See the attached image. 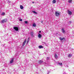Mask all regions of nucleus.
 Masks as SVG:
<instances>
[{"instance_id": "cd10ccee", "label": "nucleus", "mask_w": 74, "mask_h": 74, "mask_svg": "<svg viewBox=\"0 0 74 74\" xmlns=\"http://www.w3.org/2000/svg\"><path fill=\"white\" fill-rule=\"evenodd\" d=\"M69 22L70 23H71V21H69Z\"/></svg>"}, {"instance_id": "0eeeda50", "label": "nucleus", "mask_w": 74, "mask_h": 74, "mask_svg": "<svg viewBox=\"0 0 74 74\" xmlns=\"http://www.w3.org/2000/svg\"><path fill=\"white\" fill-rule=\"evenodd\" d=\"M34 34V32H31V35L32 37H34V34Z\"/></svg>"}, {"instance_id": "c756f323", "label": "nucleus", "mask_w": 74, "mask_h": 74, "mask_svg": "<svg viewBox=\"0 0 74 74\" xmlns=\"http://www.w3.org/2000/svg\"><path fill=\"white\" fill-rule=\"evenodd\" d=\"M32 3H34V2H32Z\"/></svg>"}, {"instance_id": "ddd939ff", "label": "nucleus", "mask_w": 74, "mask_h": 74, "mask_svg": "<svg viewBox=\"0 0 74 74\" xmlns=\"http://www.w3.org/2000/svg\"><path fill=\"white\" fill-rule=\"evenodd\" d=\"M33 13H34V14H37V12H36L35 11H32Z\"/></svg>"}, {"instance_id": "c85d7f7f", "label": "nucleus", "mask_w": 74, "mask_h": 74, "mask_svg": "<svg viewBox=\"0 0 74 74\" xmlns=\"http://www.w3.org/2000/svg\"><path fill=\"white\" fill-rule=\"evenodd\" d=\"M29 39H30V38H29L28 39V40H29Z\"/></svg>"}, {"instance_id": "393cba45", "label": "nucleus", "mask_w": 74, "mask_h": 74, "mask_svg": "<svg viewBox=\"0 0 74 74\" xmlns=\"http://www.w3.org/2000/svg\"><path fill=\"white\" fill-rule=\"evenodd\" d=\"M19 21H22V19H20Z\"/></svg>"}, {"instance_id": "a211bd4d", "label": "nucleus", "mask_w": 74, "mask_h": 74, "mask_svg": "<svg viewBox=\"0 0 74 74\" xmlns=\"http://www.w3.org/2000/svg\"><path fill=\"white\" fill-rule=\"evenodd\" d=\"M24 22H25L26 24H27V23H28V22H27V21H25Z\"/></svg>"}, {"instance_id": "4468645a", "label": "nucleus", "mask_w": 74, "mask_h": 74, "mask_svg": "<svg viewBox=\"0 0 74 74\" xmlns=\"http://www.w3.org/2000/svg\"><path fill=\"white\" fill-rule=\"evenodd\" d=\"M52 3H56V0H53V1Z\"/></svg>"}, {"instance_id": "f8f14e48", "label": "nucleus", "mask_w": 74, "mask_h": 74, "mask_svg": "<svg viewBox=\"0 0 74 74\" xmlns=\"http://www.w3.org/2000/svg\"><path fill=\"white\" fill-rule=\"evenodd\" d=\"M39 63L40 64H41V63H43V61L40 60L39 62Z\"/></svg>"}, {"instance_id": "7ed1b4c3", "label": "nucleus", "mask_w": 74, "mask_h": 74, "mask_svg": "<svg viewBox=\"0 0 74 74\" xmlns=\"http://www.w3.org/2000/svg\"><path fill=\"white\" fill-rule=\"evenodd\" d=\"M7 21V19L3 20L2 21V23H5V22H6Z\"/></svg>"}, {"instance_id": "b1692460", "label": "nucleus", "mask_w": 74, "mask_h": 74, "mask_svg": "<svg viewBox=\"0 0 74 74\" xmlns=\"http://www.w3.org/2000/svg\"><path fill=\"white\" fill-rule=\"evenodd\" d=\"M49 57H47V60H48V59H49Z\"/></svg>"}, {"instance_id": "6e6552de", "label": "nucleus", "mask_w": 74, "mask_h": 74, "mask_svg": "<svg viewBox=\"0 0 74 74\" xmlns=\"http://www.w3.org/2000/svg\"><path fill=\"white\" fill-rule=\"evenodd\" d=\"M26 39H25L23 43V46H24V45H25V43H26Z\"/></svg>"}, {"instance_id": "39448f33", "label": "nucleus", "mask_w": 74, "mask_h": 74, "mask_svg": "<svg viewBox=\"0 0 74 74\" xmlns=\"http://www.w3.org/2000/svg\"><path fill=\"white\" fill-rule=\"evenodd\" d=\"M68 14L70 15H71L72 14V12L71 11H69V10H68Z\"/></svg>"}, {"instance_id": "6ab92c4d", "label": "nucleus", "mask_w": 74, "mask_h": 74, "mask_svg": "<svg viewBox=\"0 0 74 74\" xmlns=\"http://www.w3.org/2000/svg\"><path fill=\"white\" fill-rule=\"evenodd\" d=\"M33 26H34V27H35L36 26V24H35V23H34L33 24Z\"/></svg>"}, {"instance_id": "f257e3e1", "label": "nucleus", "mask_w": 74, "mask_h": 74, "mask_svg": "<svg viewBox=\"0 0 74 74\" xmlns=\"http://www.w3.org/2000/svg\"><path fill=\"white\" fill-rule=\"evenodd\" d=\"M55 14L56 16H59V15H60V13L58 12H56Z\"/></svg>"}, {"instance_id": "f03ea898", "label": "nucleus", "mask_w": 74, "mask_h": 74, "mask_svg": "<svg viewBox=\"0 0 74 74\" xmlns=\"http://www.w3.org/2000/svg\"><path fill=\"white\" fill-rule=\"evenodd\" d=\"M13 28L14 29H15L16 31H18V30H19V28L17 27H14Z\"/></svg>"}, {"instance_id": "7c9ffc66", "label": "nucleus", "mask_w": 74, "mask_h": 74, "mask_svg": "<svg viewBox=\"0 0 74 74\" xmlns=\"http://www.w3.org/2000/svg\"><path fill=\"white\" fill-rule=\"evenodd\" d=\"M43 43H44V44H45V42H44Z\"/></svg>"}, {"instance_id": "412c9836", "label": "nucleus", "mask_w": 74, "mask_h": 74, "mask_svg": "<svg viewBox=\"0 0 74 74\" xmlns=\"http://www.w3.org/2000/svg\"><path fill=\"white\" fill-rule=\"evenodd\" d=\"M72 1V0H69V3H71V1Z\"/></svg>"}, {"instance_id": "5701e85b", "label": "nucleus", "mask_w": 74, "mask_h": 74, "mask_svg": "<svg viewBox=\"0 0 74 74\" xmlns=\"http://www.w3.org/2000/svg\"><path fill=\"white\" fill-rule=\"evenodd\" d=\"M29 40H27V44H28V42H29Z\"/></svg>"}, {"instance_id": "f3484780", "label": "nucleus", "mask_w": 74, "mask_h": 74, "mask_svg": "<svg viewBox=\"0 0 74 74\" xmlns=\"http://www.w3.org/2000/svg\"><path fill=\"white\" fill-rule=\"evenodd\" d=\"M60 39L61 40H64V38H60Z\"/></svg>"}, {"instance_id": "4be33fe9", "label": "nucleus", "mask_w": 74, "mask_h": 74, "mask_svg": "<svg viewBox=\"0 0 74 74\" xmlns=\"http://www.w3.org/2000/svg\"><path fill=\"white\" fill-rule=\"evenodd\" d=\"M4 14H5V13L4 12H3L2 13V14H1L2 15H4Z\"/></svg>"}, {"instance_id": "dca6fc26", "label": "nucleus", "mask_w": 74, "mask_h": 74, "mask_svg": "<svg viewBox=\"0 0 74 74\" xmlns=\"http://www.w3.org/2000/svg\"><path fill=\"white\" fill-rule=\"evenodd\" d=\"M55 57L56 58V59H57V58H58V55H57L56 54L55 55Z\"/></svg>"}, {"instance_id": "9d476101", "label": "nucleus", "mask_w": 74, "mask_h": 74, "mask_svg": "<svg viewBox=\"0 0 74 74\" xmlns=\"http://www.w3.org/2000/svg\"><path fill=\"white\" fill-rule=\"evenodd\" d=\"M38 48L39 49H41V48H43V47L42 45H40L38 46Z\"/></svg>"}, {"instance_id": "1a4fd4ad", "label": "nucleus", "mask_w": 74, "mask_h": 74, "mask_svg": "<svg viewBox=\"0 0 74 74\" xmlns=\"http://www.w3.org/2000/svg\"><path fill=\"white\" fill-rule=\"evenodd\" d=\"M14 58H12L11 61H10V64L12 63L13 62H14Z\"/></svg>"}, {"instance_id": "20e7f679", "label": "nucleus", "mask_w": 74, "mask_h": 74, "mask_svg": "<svg viewBox=\"0 0 74 74\" xmlns=\"http://www.w3.org/2000/svg\"><path fill=\"white\" fill-rule=\"evenodd\" d=\"M38 34V37L39 38H41L42 37V35L40 34V33H39Z\"/></svg>"}, {"instance_id": "423d86ee", "label": "nucleus", "mask_w": 74, "mask_h": 74, "mask_svg": "<svg viewBox=\"0 0 74 74\" xmlns=\"http://www.w3.org/2000/svg\"><path fill=\"white\" fill-rule=\"evenodd\" d=\"M62 33H65V30H64V28H62Z\"/></svg>"}, {"instance_id": "9b49d317", "label": "nucleus", "mask_w": 74, "mask_h": 74, "mask_svg": "<svg viewBox=\"0 0 74 74\" xmlns=\"http://www.w3.org/2000/svg\"><path fill=\"white\" fill-rule=\"evenodd\" d=\"M20 8L21 9H23V6L22 5H20Z\"/></svg>"}, {"instance_id": "bb28decb", "label": "nucleus", "mask_w": 74, "mask_h": 74, "mask_svg": "<svg viewBox=\"0 0 74 74\" xmlns=\"http://www.w3.org/2000/svg\"><path fill=\"white\" fill-rule=\"evenodd\" d=\"M39 33H41V32L40 31H39Z\"/></svg>"}, {"instance_id": "2eb2a0df", "label": "nucleus", "mask_w": 74, "mask_h": 74, "mask_svg": "<svg viewBox=\"0 0 74 74\" xmlns=\"http://www.w3.org/2000/svg\"><path fill=\"white\" fill-rule=\"evenodd\" d=\"M72 56V55H71V54H69L68 55V57H69V58H70V57H71V56Z\"/></svg>"}, {"instance_id": "aec40b11", "label": "nucleus", "mask_w": 74, "mask_h": 74, "mask_svg": "<svg viewBox=\"0 0 74 74\" xmlns=\"http://www.w3.org/2000/svg\"><path fill=\"white\" fill-rule=\"evenodd\" d=\"M59 65H60V66H62V63H59Z\"/></svg>"}, {"instance_id": "a878e982", "label": "nucleus", "mask_w": 74, "mask_h": 74, "mask_svg": "<svg viewBox=\"0 0 74 74\" xmlns=\"http://www.w3.org/2000/svg\"><path fill=\"white\" fill-rule=\"evenodd\" d=\"M41 22L42 23H43V21H41Z\"/></svg>"}]
</instances>
